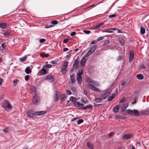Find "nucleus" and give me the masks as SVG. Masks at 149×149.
<instances>
[{
    "instance_id": "f257e3e1",
    "label": "nucleus",
    "mask_w": 149,
    "mask_h": 149,
    "mask_svg": "<svg viewBox=\"0 0 149 149\" xmlns=\"http://www.w3.org/2000/svg\"><path fill=\"white\" fill-rule=\"evenodd\" d=\"M97 46V45H94L91 47L86 54V56H88L90 55L93 54L96 49Z\"/></svg>"
},
{
    "instance_id": "f03ea898",
    "label": "nucleus",
    "mask_w": 149,
    "mask_h": 149,
    "mask_svg": "<svg viewBox=\"0 0 149 149\" xmlns=\"http://www.w3.org/2000/svg\"><path fill=\"white\" fill-rule=\"evenodd\" d=\"M68 64V61H65L63 63V67L61 69V72L63 74H65L66 72L65 71L66 70L67 68V66Z\"/></svg>"
},
{
    "instance_id": "7ed1b4c3",
    "label": "nucleus",
    "mask_w": 149,
    "mask_h": 149,
    "mask_svg": "<svg viewBox=\"0 0 149 149\" xmlns=\"http://www.w3.org/2000/svg\"><path fill=\"white\" fill-rule=\"evenodd\" d=\"M40 101L39 97L37 94H35V95L33 96V98L32 99L33 103L37 105L39 103Z\"/></svg>"
},
{
    "instance_id": "20e7f679",
    "label": "nucleus",
    "mask_w": 149,
    "mask_h": 149,
    "mask_svg": "<svg viewBox=\"0 0 149 149\" xmlns=\"http://www.w3.org/2000/svg\"><path fill=\"white\" fill-rule=\"evenodd\" d=\"M2 107L4 108H6V107L9 109H10L12 108V106L9 102L7 100H5L4 101V104L2 105Z\"/></svg>"
},
{
    "instance_id": "39448f33",
    "label": "nucleus",
    "mask_w": 149,
    "mask_h": 149,
    "mask_svg": "<svg viewBox=\"0 0 149 149\" xmlns=\"http://www.w3.org/2000/svg\"><path fill=\"white\" fill-rule=\"evenodd\" d=\"M61 95L60 92L57 91H55V95H54V100L55 102L57 101L59 99V97Z\"/></svg>"
},
{
    "instance_id": "423d86ee",
    "label": "nucleus",
    "mask_w": 149,
    "mask_h": 149,
    "mask_svg": "<svg viewBox=\"0 0 149 149\" xmlns=\"http://www.w3.org/2000/svg\"><path fill=\"white\" fill-rule=\"evenodd\" d=\"M118 30V32L120 33V30H119L118 28H110L109 29H107V30H103L102 31V32H107L109 33H113V32L112 31H116Z\"/></svg>"
},
{
    "instance_id": "0eeeda50",
    "label": "nucleus",
    "mask_w": 149,
    "mask_h": 149,
    "mask_svg": "<svg viewBox=\"0 0 149 149\" xmlns=\"http://www.w3.org/2000/svg\"><path fill=\"white\" fill-rule=\"evenodd\" d=\"M88 86H89V88L92 90L98 92H100V91L99 88L93 86L91 84H89L88 85Z\"/></svg>"
},
{
    "instance_id": "6e6552de",
    "label": "nucleus",
    "mask_w": 149,
    "mask_h": 149,
    "mask_svg": "<svg viewBox=\"0 0 149 149\" xmlns=\"http://www.w3.org/2000/svg\"><path fill=\"white\" fill-rule=\"evenodd\" d=\"M111 91V90L108 89L104 94L102 95V97L104 99L106 98L109 95Z\"/></svg>"
},
{
    "instance_id": "1a4fd4ad",
    "label": "nucleus",
    "mask_w": 149,
    "mask_h": 149,
    "mask_svg": "<svg viewBox=\"0 0 149 149\" xmlns=\"http://www.w3.org/2000/svg\"><path fill=\"white\" fill-rule=\"evenodd\" d=\"M134 58V53L133 52L131 51L130 52L129 62L131 63L133 61Z\"/></svg>"
},
{
    "instance_id": "9d476101",
    "label": "nucleus",
    "mask_w": 149,
    "mask_h": 149,
    "mask_svg": "<svg viewBox=\"0 0 149 149\" xmlns=\"http://www.w3.org/2000/svg\"><path fill=\"white\" fill-rule=\"evenodd\" d=\"M46 79L51 83L53 82L54 81V77L51 75L47 76L46 77Z\"/></svg>"
},
{
    "instance_id": "9b49d317",
    "label": "nucleus",
    "mask_w": 149,
    "mask_h": 149,
    "mask_svg": "<svg viewBox=\"0 0 149 149\" xmlns=\"http://www.w3.org/2000/svg\"><path fill=\"white\" fill-rule=\"evenodd\" d=\"M88 57V56H86V54L82 58L81 62V65L82 66H85V63L86 61V58Z\"/></svg>"
},
{
    "instance_id": "f8f14e48",
    "label": "nucleus",
    "mask_w": 149,
    "mask_h": 149,
    "mask_svg": "<svg viewBox=\"0 0 149 149\" xmlns=\"http://www.w3.org/2000/svg\"><path fill=\"white\" fill-rule=\"evenodd\" d=\"M27 115L28 116L30 117H32L35 115V113H33V111L31 110H29L27 113Z\"/></svg>"
},
{
    "instance_id": "ddd939ff",
    "label": "nucleus",
    "mask_w": 149,
    "mask_h": 149,
    "mask_svg": "<svg viewBox=\"0 0 149 149\" xmlns=\"http://www.w3.org/2000/svg\"><path fill=\"white\" fill-rule=\"evenodd\" d=\"M74 104L75 106L78 107H82L84 105V104H81L79 102L76 101L74 102Z\"/></svg>"
},
{
    "instance_id": "4468645a",
    "label": "nucleus",
    "mask_w": 149,
    "mask_h": 149,
    "mask_svg": "<svg viewBox=\"0 0 149 149\" xmlns=\"http://www.w3.org/2000/svg\"><path fill=\"white\" fill-rule=\"evenodd\" d=\"M79 63L77 59L75 60L73 64V68L77 69Z\"/></svg>"
},
{
    "instance_id": "2eb2a0df",
    "label": "nucleus",
    "mask_w": 149,
    "mask_h": 149,
    "mask_svg": "<svg viewBox=\"0 0 149 149\" xmlns=\"http://www.w3.org/2000/svg\"><path fill=\"white\" fill-rule=\"evenodd\" d=\"M75 75L74 74H72L70 75V80L71 81L70 83H74L75 82V80L74 79Z\"/></svg>"
},
{
    "instance_id": "dca6fc26",
    "label": "nucleus",
    "mask_w": 149,
    "mask_h": 149,
    "mask_svg": "<svg viewBox=\"0 0 149 149\" xmlns=\"http://www.w3.org/2000/svg\"><path fill=\"white\" fill-rule=\"evenodd\" d=\"M132 135L131 134H127L124 135L122 139H127L130 138L132 137Z\"/></svg>"
},
{
    "instance_id": "f3484780",
    "label": "nucleus",
    "mask_w": 149,
    "mask_h": 149,
    "mask_svg": "<svg viewBox=\"0 0 149 149\" xmlns=\"http://www.w3.org/2000/svg\"><path fill=\"white\" fill-rule=\"evenodd\" d=\"M60 97H61V102H62L65 101L67 97V96L65 94H61V95H60Z\"/></svg>"
},
{
    "instance_id": "a211bd4d",
    "label": "nucleus",
    "mask_w": 149,
    "mask_h": 149,
    "mask_svg": "<svg viewBox=\"0 0 149 149\" xmlns=\"http://www.w3.org/2000/svg\"><path fill=\"white\" fill-rule=\"evenodd\" d=\"M46 113L45 111H40L35 113V115H43Z\"/></svg>"
},
{
    "instance_id": "6ab92c4d",
    "label": "nucleus",
    "mask_w": 149,
    "mask_h": 149,
    "mask_svg": "<svg viewBox=\"0 0 149 149\" xmlns=\"http://www.w3.org/2000/svg\"><path fill=\"white\" fill-rule=\"evenodd\" d=\"M133 115L135 116H140L139 111L136 109L133 110Z\"/></svg>"
},
{
    "instance_id": "aec40b11",
    "label": "nucleus",
    "mask_w": 149,
    "mask_h": 149,
    "mask_svg": "<svg viewBox=\"0 0 149 149\" xmlns=\"http://www.w3.org/2000/svg\"><path fill=\"white\" fill-rule=\"evenodd\" d=\"M87 146L88 148L91 149H93V145L89 142H88L87 143Z\"/></svg>"
},
{
    "instance_id": "412c9836",
    "label": "nucleus",
    "mask_w": 149,
    "mask_h": 149,
    "mask_svg": "<svg viewBox=\"0 0 149 149\" xmlns=\"http://www.w3.org/2000/svg\"><path fill=\"white\" fill-rule=\"evenodd\" d=\"M93 107V106L91 104H89L85 107H83L82 109L86 110L87 109H91Z\"/></svg>"
},
{
    "instance_id": "4be33fe9",
    "label": "nucleus",
    "mask_w": 149,
    "mask_h": 149,
    "mask_svg": "<svg viewBox=\"0 0 149 149\" xmlns=\"http://www.w3.org/2000/svg\"><path fill=\"white\" fill-rule=\"evenodd\" d=\"M128 106V104H123L122 106L121 110L122 112L124 111L126 108Z\"/></svg>"
},
{
    "instance_id": "5701e85b",
    "label": "nucleus",
    "mask_w": 149,
    "mask_h": 149,
    "mask_svg": "<svg viewBox=\"0 0 149 149\" xmlns=\"http://www.w3.org/2000/svg\"><path fill=\"white\" fill-rule=\"evenodd\" d=\"M7 25L5 23H2L0 24V27L2 29H5L6 28Z\"/></svg>"
},
{
    "instance_id": "b1692460",
    "label": "nucleus",
    "mask_w": 149,
    "mask_h": 149,
    "mask_svg": "<svg viewBox=\"0 0 149 149\" xmlns=\"http://www.w3.org/2000/svg\"><path fill=\"white\" fill-rule=\"evenodd\" d=\"M31 71L30 69V67L29 66L27 67L25 70V72L27 74H30Z\"/></svg>"
},
{
    "instance_id": "393cba45",
    "label": "nucleus",
    "mask_w": 149,
    "mask_h": 149,
    "mask_svg": "<svg viewBox=\"0 0 149 149\" xmlns=\"http://www.w3.org/2000/svg\"><path fill=\"white\" fill-rule=\"evenodd\" d=\"M41 74L40 75H43L46 74L47 73V71L45 69L42 68L40 70Z\"/></svg>"
},
{
    "instance_id": "a878e982",
    "label": "nucleus",
    "mask_w": 149,
    "mask_h": 149,
    "mask_svg": "<svg viewBox=\"0 0 149 149\" xmlns=\"http://www.w3.org/2000/svg\"><path fill=\"white\" fill-rule=\"evenodd\" d=\"M120 107L119 105H117L115 106L113 109V111L116 113H117L118 111L119 107Z\"/></svg>"
},
{
    "instance_id": "bb28decb",
    "label": "nucleus",
    "mask_w": 149,
    "mask_h": 149,
    "mask_svg": "<svg viewBox=\"0 0 149 149\" xmlns=\"http://www.w3.org/2000/svg\"><path fill=\"white\" fill-rule=\"evenodd\" d=\"M83 70L82 69H80L78 70L77 74V76H81L83 74Z\"/></svg>"
},
{
    "instance_id": "cd10ccee",
    "label": "nucleus",
    "mask_w": 149,
    "mask_h": 149,
    "mask_svg": "<svg viewBox=\"0 0 149 149\" xmlns=\"http://www.w3.org/2000/svg\"><path fill=\"white\" fill-rule=\"evenodd\" d=\"M136 77L139 79H142L144 78L143 75L141 74H139L137 75Z\"/></svg>"
},
{
    "instance_id": "c85d7f7f",
    "label": "nucleus",
    "mask_w": 149,
    "mask_h": 149,
    "mask_svg": "<svg viewBox=\"0 0 149 149\" xmlns=\"http://www.w3.org/2000/svg\"><path fill=\"white\" fill-rule=\"evenodd\" d=\"M116 95L115 94H112V95L108 97V100L109 101H111L115 97Z\"/></svg>"
},
{
    "instance_id": "c756f323",
    "label": "nucleus",
    "mask_w": 149,
    "mask_h": 149,
    "mask_svg": "<svg viewBox=\"0 0 149 149\" xmlns=\"http://www.w3.org/2000/svg\"><path fill=\"white\" fill-rule=\"evenodd\" d=\"M140 32L143 34H144L145 33V29L142 26L141 27Z\"/></svg>"
},
{
    "instance_id": "7c9ffc66",
    "label": "nucleus",
    "mask_w": 149,
    "mask_h": 149,
    "mask_svg": "<svg viewBox=\"0 0 149 149\" xmlns=\"http://www.w3.org/2000/svg\"><path fill=\"white\" fill-rule=\"evenodd\" d=\"M126 113L127 114L131 115H133V110L130 109H127L126 110Z\"/></svg>"
},
{
    "instance_id": "2f4dec72",
    "label": "nucleus",
    "mask_w": 149,
    "mask_h": 149,
    "mask_svg": "<svg viewBox=\"0 0 149 149\" xmlns=\"http://www.w3.org/2000/svg\"><path fill=\"white\" fill-rule=\"evenodd\" d=\"M77 78L78 82L80 84H81L82 81V78L81 76H77Z\"/></svg>"
},
{
    "instance_id": "473e14b6",
    "label": "nucleus",
    "mask_w": 149,
    "mask_h": 149,
    "mask_svg": "<svg viewBox=\"0 0 149 149\" xmlns=\"http://www.w3.org/2000/svg\"><path fill=\"white\" fill-rule=\"evenodd\" d=\"M92 85H94L96 86H99L100 85V84L97 82L93 80L92 83Z\"/></svg>"
},
{
    "instance_id": "72a5a7b5",
    "label": "nucleus",
    "mask_w": 149,
    "mask_h": 149,
    "mask_svg": "<svg viewBox=\"0 0 149 149\" xmlns=\"http://www.w3.org/2000/svg\"><path fill=\"white\" fill-rule=\"evenodd\" d=\"M27 58V56L26 55L25 56L22 58H20L19 59V60L22 62L24 61Z\"/></svg>"
},
{
    "instance_id": "f704fd0d",
    "label": "nucleus",
    "mask_w": 149,
    "mask_h": 149,
    "mask_svg": "<svg viewBox=\"0 0 149 149\" xmlns=\"http://www.w3.org/2000/svg\"><path fill=\"white\" fill-rule=\"evenodd\" d=\"M48 63L47 62L46 63V64L44 66H43L44 68H50L52 67V65L50 64H47V63Z\"/></svg>"
},
{
    "instance_id": "c9c22d12",
    "label": "nucleus",
    "mask_w": 149,
    "mask_h": 149,
    "mask_svg": "<svg viewBox=\"0 0 149 149\" xmlns=\"http://www.w3.org/2000/svg\"><path fill=\"white\" fill-rule=\"evenodd\" d=\"M100 26H99V24H98L97 25L93 26V28H92V29H97L99 28H100Z\"/></svg>"
},
{
    "instance_id": "e433bc0d",
    "label": "nucleus",
    "mask_w": 149,
    "mask_h": 149,
    "mask_svg": "<svg viewBox=\"0 0 149 149\" xmlns=\"http://www.w3.org/2000/svg\"><path fill=\"white\" fill-rule=\"evenodd\" d=\"M51 23L54 25H56L58 23V22L56 20H52L51 21Z\"/></svg>"
},
{
    "instance_id": "4c0bfd02",
    "label": "nucleus",
    "mask_w": 149,
    "mask_h": 149,
    "mask_svg": "<svg viewBox=\"0 0 149 149\" xmlns=\"http://www.w3.org/2000/svg\"><path fill=\"white\" fill-rule=\"evenodd\" d=\"M119 41L122 45H124V41L123 39L121 38L120 39Z\"/></svg>"
},
{
    "instance_id": "58836bf2",
    "label": "nucleus",
    "mask_w": 149,
    "mask_h": 149,
    "mask_svg": "<svg viewBox=\"0 0 149 149\" xmlns=\"http://www.w3.org/2000/svg\"><path fill=\"white\" fill-rule=\"evenodd\" d=\"M83 121L84 120L83 119H79L77 121V124L78 125L82 123Z\"/></svg>"
},
{
    "instance_id": "ea45409f",
    "label": "nucleus",
    "mask_w": 149,
    "mask_h": 149,
    "mask_svg": "<svg viewBox=\"0 0 149 149\" xmlns=\"http://www.w3.org/2000/svg\"><path fill=\"white\" fill-rule=\"evenodd\" d=\"M95 101L97 102H100L102 101V99L100 98H96L95 99Z\"/></svg>"
},
{
    "instance_id": "a19ab883",
    "label": "nucleus",
    "mask_w": 149,
    "mask_h": 149,
    "mask_svg": "<svg viewBox=\"0 0 149 149\" xmlns=\"http://www.w3.org/2000/svg\"><path fill=\"white\" fill-rule=\"evenodd\" d=\"M3 34L5 36H9L10 35V33L8 32H3Z\"/></svg>"
},
{
    "instance_id": "79ce46f5",
    "label": "nucleus",
    "mask_w": 149,
    "mask_h": 149,
    "mask_svg": "<svg viewBox=\"0 0 149 149\" xmlns=\"http://www.w3.org/2000/svg\"><path fill=\"white\" fill-rule=\"evenodd\" d=\"M104 39V37H100L97 38V40L98 42H99Z\"/></svg>"
},
{
    "instance_id": "37998d69",
    "label": "nucleus",
    "mask_w": 149,
    "mask_h": 149,
    "mask_svg": "<svg viewBox=\"0 0 149 149\" xmlns=\"http://www.w3.org/2000/svg\"><path fill=\"white\" fill-rule=\"evenodd\" d=\"M8 131V127H6L4 129L3 131L4 132L7 133Z\"/></svg>"
},
{
    "instance_id": "c03bdc74",
    "label": "nucleus",
    "mask_w": 149,
    "mask_h": 149,
    "mask_svg": "<svg viewBox=\"0 0 149 149\" xmlns=\"http://www.w3.org/2000/svg\"><path fill=\"white\" fill-rule=\"evenodd\" d=\"M30 78V76L29 75H27L25 77V79L26 81H28Z\"/></svg>"
},
{
    "instance_id": "a18cd8bd",
    "label": "nucleus",
    "mask_w": 149,
    "mask_h": 149,
    "mask_svg": "<svg viewBox=\"0 0 149 149\" xmlns=\"http://www.w3.org/2000/svg\"><path fill=\"white\" fill-rule=\"evenodd\" d=\"M125 100V98H123L120 100L119 102L120 103H122L124 102Z\"/></svg>"
},
{
    "instance_id": "49530a36",
    "label": "nucleus",
    "mask_w": 149,
    "mask_h": 149,
    "mask_svg": "<svg viewBox=\"0 0 149 149\" xmlns=\"http://www.w3.org/2000/svg\"><path fill=\"white\" fill-rule=\"evenodd\" d=\"M116 16V14H113L109 15V17L110 18H112L115 17Z\"/></svg>"
},
{
    "instance_id": "de8ad7c7",
    "label": "nucleus",
    "mask_w": 149,
    "mask_h": 149,
    "mask_svg": "<svg viewBox=\"0 0 149 149\" xmlns=\"http://www.w3.org/2000/svg\"><path fill=\"white\" fill-rule=\"evenodd\" d=\"M84 33L86 34H89L91 33L90 31L84 30L83 31Z\"/></svg>"
},
{
    "instance_id": "09e8293b",
    "label": "nucleus",
    "mask_w": 149,
    "mask_h": 149,
    "mask_svg": "<svg viewBox=\"0 0 149 149\" xmlns=\"http://www.w3.org/2000/svg\"><path fill=\"white\" fill-rule=\"evenodd\" d=\"M45 40L44 39L42 38L40 40V43H43L45 41Z\"/></svg>"
},
{
    "instance_id": "8fccbe9b",
    "label": "nucleus",
    "mask_w": 149,
    "mask_h": 149,
    "mask_svg": "<svg viewBox=\"0 0 149 149\" xmlns=\"http://www.w3.org/2000/svg\"><path fill=\"white\" fill-rule=\"evenodd\" d=\"M134 102H132V104H134L136 102V100L137 99V97H135L134 98Z\"/></svg>"
},
{
    "instance_id": "3c124183",
    "label": "nucleus",
    "mask_w": 149,
    "mask_h": 149,
    "mask_svg": "<svg viewBox=\"0 0 149 149\" xmlns=\"http://www.w3.org/2000/svg\"><path fill=\"white\" fill-rule=\"evenodd\" d=\"M72 91L74 92L75 93L76 91V88L75 87H72L71 88Z\"/></svg>"
},
{
    "instance_id": "603ef678",
    "label": "nucleus",
    "mask_w": 149,
    "mask_h": 149,
    "mask_svg": "<svg viewBox=\"0 0 149 149\" xmlns=\"http://www.w3.org/2000/svg\"><path fill=\"white\" fill-rule=\"evenodd\" d=\"M93 80L91 79H89L87 80V82L88 83H92L93 82Z\"/></svg>"
},
{
    "instance_id": "864d4df0",
    "label": "nucleus",
    "mask_w": 149,
    "mask_h": 149,
    "mask_svg": "<svg viewBox=\"0 0 149 149\" xmlns=\"http://www.w3.org/2000/svg\"><path fill=\"white\" fill-rule=\"evenodd\" d=\"M81 101L85 103H86L88 102V100H86L85 101L84 99H82L81 100Z\"/></svg>"
},
{
    "instance_id": "5fc2aeb1",
    "label": "nucleus",
    "mask_w": 149,
    "mask_h": 149,
    "mask_svg": "<svg viewBox=\"0 0 149 149\" xmlns=\"http://www.w3.org/2000/svg\"><path fill=\"white\" fill-rule=\"evenodd\" d=\"M97 42V40H93L92 41H91V43L92 44H96Z\"/></svg>"
},
{
    "instance_id": "6e6d98bb",
    "label": "nucleus",
    "mask_w": 149,
    "mask_h": 149,
    "mask_svg": "<svg viewBox=\"0 0 149 149\" xmlns=\"http://www.w3.org/2000/svg\"><path fill=\"white\" fill-rule=\"evenodd\" d=\"M109 43V41L107 40H104V44H108Z\"/></svg>"
},
{
    "instance_id": "4d7b16f0",
    "label": "nucleus",
    "mask_w": 149,
    "mask_h": 149,
    "mask_svg": "<svg viewBox=\"0 0 149 149\" xmlns=\"http://www.w3.org/2000/svg\"><path fill=\"white\" fill-rule=\"evenodd\" d=\"M31 90L34 92L36 91V88L35 86H33L31 88Z\"/></svg>"
},
{
    "instance_id": "13d9d810",
    "label": "nucleus",
    "mask_w": 149,
    "mask_h": 149,
    "mask_svg": "<svg viewBox=\"0 0 149 149\" xmlns=\"http://www.w3.org/2000/svg\"><path fill=\"white\" fill-rule=\"evenodd\" d=\"M140 68L143 69H145L146 68V67L144 65H142L140 67Z\"/></svg>"
},
{
    "instance_id": "bf43d9fd",
    "label": "nucleus",
    "mask_w": 149,
    "mask_h": 149,
    "mask_svg": "<svg viewBox=\"0 0 149 149\" xmlns=\"http://www.w3.org/2000/svg\"><path fill=\"white\" fill-rule=\"evenodd\" d=\"M19 81V80L17 79H15L13 81V83L14 84H15V85H16L17 84V82L18 81Z\"/></svg>"
},
{
    "instance_id": "052dcab7",
    "label": "nucleus",
    "mask_w": 149,
    "mask_h": 149,
    "mask_svg": "<svg viewBox=\"0 0 149 149\" xmlns=\"http://www.w3.org/2000/svg\"><path fill=\"white\" fill-rule=\"evenodd\" d=\"M68 39L65 38V39L63 40V42L64 43H66L68 42Z\"/></svg>"
},
{
    "instance_id": "680f3d73",
    "label": "nucleus",
    "mask_w": 149,
    "mask_h": 149,
    "mask_svg": "<svg viewBox=\"0 0 149 149\" xmlns=\"http://www.w3.org/2000/svg\"><path fill=\"white\" fill-rule=\"evenodd\" d=\"M66 92L69 95H70L72 93L69 90H66Z\"/></svg>"
},
{
    "instance_id": "e2e57ef3",
    "label": "nucleus",
    "mask_w": 149,
    "mask_h": 149,
    "mask_svg": "<svg viewBox=\"0 0 149 149\" xmlns=\"http://www.w3.org/2000/svg\"><path fill=\"white\" fill-rule=\"evenodd\" d=\"M76 32L74 31L71 32L70 34L71 36H74L76 34Z\"/></svg>"
},
{
    "instance_id": "0e129e2a",
    "label": "nucleus",
    "mask_w": 149,
    "mask_h": 149,
    "mask_svg": "<svg viewBox=\"0 0 149 149\" xmlns=\"http://www.w3.org/2000/svg\"><path fill=\"white\" fill-rule=\"evenodd\" d=\"M122 59V56H118V57L117 59V61H120V60H121Z\"/></svg>"
},
{
    "instance_id": "69168bd1",
    "label": "nucleus",
    "mask_w": 149,
    "mask_h": 149,
    "mask_svg": "<svg viewBox=\"0 0 149 149\" xmlns=\"http://www.w3.org/2000/svg\"><path fill=\"white\" fill-rule=\"evenodd\" d=\"M113 134H114V133L112 132H111L109 133V137H111Z\"/></svg>"
},
{
    "instance_id": "338daca9",
    "label": "nucleus",
    "mask_w": 149,
    "mask_h": 149,
    "mask_svg": "<svg viewBox=\"0 0 149 149\" xmlns=\"http://www.w3.org/2000/svg\"><path fill=\"white\" fill-rule=\"evenodd\" d=\"M1 47L3 48H3H5V46H6L5 43H3L1 44Z\"/></svg>"
},
{
    "instance_id": "774afa93",
    "label": "nucleus",
    "mask_w": 149,
    "mask_h": 149,
    "mask_svg": "<svg viewBox=\"0 0 149 149\" xmlns=\"http://www.w3.org/2000/svg\"><path fill=\"white\" fill-rule=\"evenodd\" d=\"M70 100L72 102H73L74 101V98L73 97H70Z\"/></svg>"
}]
</instances>
